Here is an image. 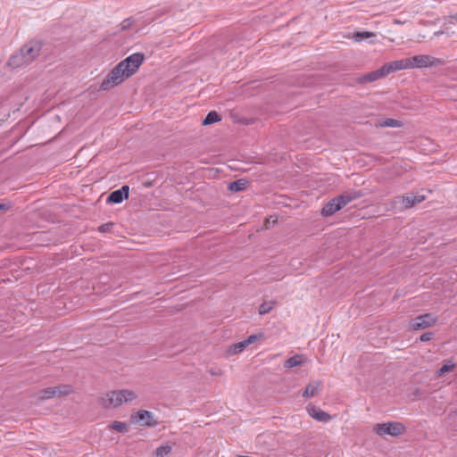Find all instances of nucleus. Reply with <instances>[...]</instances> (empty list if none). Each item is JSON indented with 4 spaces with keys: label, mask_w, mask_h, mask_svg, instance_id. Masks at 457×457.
I'll return each instance as SVG.
<instances>
[{
    "label": "nucleus",
    "mask_w": 457,
    "mask_h": 457,
    "mask_svg": "<svg viewBox=\"0 0 457 457\" xmlns=\"http://www.w3.org/2000/svg\"><path fill=\"white\" fill-rule=\"evenodd\" d=\"M144 60L143 54L136 53L120 62L102 81L100 89L107 91L122 83L137 71Z\"/></svg>",
    "instance_id": "obj_1"
},
{
    "label": "nucleus",
    "mask_w": 457,
    "mask_h": 457,
    "mask_svg": "<svg viewBox=\"0 0 457 457\" xmlns=\"http://www.w3.org/2000/svg\"><path fill=\"white\" fill-rule=\"evenodd\" d=\"M362 194L361 192L349 191L343 195H338L328 202L321 210V214L324 217H329L344 208L351 201L361 197Z\"/></svg>",
    "instance_id": "obj_2"
},
{
    "label": "nucleus",
    "mask_w": 457,
    "mask_h": 457,
    "mask_svg": "<svg viewBox=\"0 0 457 457\" xmlns=\"http://www.w3.org/2000/svg\"><path fill=\"white\" fill-rule=\"evenodd\" d=\"M137 398L135 392L128 389L112 391L105 394L101 398V403L104 407L116 408L123 403L131 402Z\"/></svg>",
    "instance_id": "obj_3"
},
{
    "label": "nucleus",
    "mask_w": 457,
    "mask_h": 457,
    "mask_svg": "<svg viewBox=\"0 0 457 457\" xmlns=\"http://www.w3.org/2000/svg\"><path fill=\"white\" fill-rule=\"evenodd\" d=\"M411 69L432 68L445 64V61L429 54H419L410 57Z\"/></svg>",
    "instance_id": "obj_4"
},
{
    "label": "nucleus",
    "mask_w": 457,
    "mask_h": 457,
    "mask_svg": "<svg viewBox=\"0 0 457 457\" xmlns=\"http://www.w3.org/2000/svg\"><path fill=\"white\" fill-rule=\"evenodd\" d=\"M374 431L379 436H397L405 432V427L401 422L378 423L375 425Z\"/></svg>",
    "instance_id": "obj_5"
},
{
    "label": "nucleus",
    "mask_w": 457,
    "mask_h": 457,
    "mask_svg": "<svg viewBox=\"0 0 457 457\" xmlns=\"http://www.w3.org/2000/svg\"><path fill=\"white\" fill-rule=\"evenodd\" d=\"M72 392V388L69 385H62L54 387L44 388L37 392V396L39 400H48L54 397L68 395Z\"/></svg>",
    "instance_id": "obj_6"
},
{
    "label": "nucleus",
    "mask_w": 457,
    "mask_h": 457,
    "mask_svg": "<svg viewBox=\"0 0 457 457\" xmlns=\"http://www.w3.org/2000/svg\"><path fill=\"white\" fill-rule=\"evenodd\" d=\"M42 49V43L37 40H31L21 47V52L30 63L39 55Z\"/></svg>",
    "instance_id": "obj_7"
},
{
    "label": "nucleus",
    "mask_w": 457,
    "mask_h": 457,
    "mask_svg": "<svg viewBox=\"0 0 457 457\" xmlns=\"http://www.w3.org/2000/svg\"><path fill=\"white\" fill-rule=\"evenodd\" d=\"M436 322V318L430 314L426 313L420 315L411 321V327L414 330L424 329L433 326Z\"/></svg>",
    "instance_id": "obj_8"
},
{
    "label": "nucleus",
    "mask_w": 457,
    "mask_h": 457,
    "mask_svg": "<svg viewBox=\"0 0 457 457\" xmlns=\"http://www.w3.org/2000/svg\"><path fill=\"white\" fill-rule=\"evenodd\" d=\"M425 200V196L422 195H414L412 193L399 195L395 198V204H401L405 208H411L417 204H420Z\"/></svg>",
    "instance_id": "obj_9"
},
{
    "label": "nucleus",
    "mask_w": 457,
    "mask_h": 457,
    "mask_svg": "<svg viewBox=\"0 0 457 457\" xmlns=\"http://www.w3.org/2000/svg\"><path fill=\"white\" fill-rule=\"evenodd\" d=\"M262 335L257 336V335H251L246 339L238 342L237 344H234L229 346L228 353V354H237L243 352L248 345L251 344L255 343L259 338H262Z\"/></svg>",
    "instance_id": "obj_10"
},
{
    "label": "nucleus",
    "mask_w": 457,
    "mask_h": 457,
    "mask_svg": "<svg viewBox=\"0 0 457 457\" xmlns=\"http://www.w3.org/2000/svg\"><path fill=\"white\" fill-rule=\"evenodd\" d=\"M383 66H384L385 71L387 76L388 74H390L391 72H394V71L411 69V60H410V57L401 59V60H396V61L386 63Z\"/></svg>",
    "instance_id": "obj_11"
},
{
    "label": "nucleus",
    "mask_w": 457,
    "mask_h": 457,
    "mask_svg": "<svg viewBox=\"0 0 457 457\" xmlns=\"http://www.w3.org/2000/svg\"><path fill=\"white\" fill-rule=\"evenodd\" d=\"M132 420L143 426L154 427L157 424V421L154 419L153 413L145 410L137 411L132 416Z\"/></svg>",
    "instance_id": "obj_12"
},
{
    "label": "nucleus",
    "mask_w": 457,
    "mask_h": 457,
    "mask_svg": "<svg viewBox=\"0 0 457 457\" xmlns=\"http://www.w3.org/2000/svg\"><path fill=\"white\" fill-rule=\"evenodd\" d=\"M308 414L314 420L320 422H328L332 417L326 411H322L319 407L309 404L306 408Z\"/></svg>",
    "instance_id": "obj_13"
},
{
    "label": "nucleus",
    "mask_w": 457,
    "mask_h": 457,
    "mask_svg": "<svg viewBox=\"0 0 457 457\" xmlns=\"http://www.w3.org/2000/svg\"><path fill=\"white\" fill-rule=\"evenodd\" d=\"M386 76V73L385 71L384 66L379 68L378 70L373 71L371 72H369L358 79V81L361 84H366L370 82H373L376 80H378L380 79H383Z\"/></svg>",
    "instance_id": "obj_14"
},
{
    "label": "nucleus",
    "mask_w": 457,
    "mask_h": 457,
    "mask_svg": "<svg viewBox=\"0 0 457 457\" xmlns=\"http://www.w3.org/2000/svg\"><path fill=\"white\" fill-rule=\"evenodd\" d=\"M129 187L125 185L120 189L112 191L109 195V196L107 198V202L112 203V204H120L123 201L124 198L127 199L129 197Z\"/></svg>",
    "instance_id": "obj_15"
},
{
    "label": "nucleus",
    "mask_w": 457,
    "mask_h": 457,
    "mask_svg": "<svg viewBox=\"0 0 457 457\" xmlns=\"http://www.w3.org/2000/svg\"><path fill=\"white\" fill-rule=\"evenodd\" d=\"M29 63L30 62H27V58L21 52V50L18 53L12 54L8 61V65L12 69L24 67L29 65Z\"/></svg>",
    "instance_id": "obj_16"
},
{
    "label": "nucleus",
    "mask_w": 457,
    "mask_h": 457,
    "mask_svg": "<svg viewBox=\"0 0 457 457\" xmlns=\"http://www.w3.org/2000/svg\"><path fill=\"white\" fill-rule=\"evenodd\" d=\"M320 386L321 382L319 380L309 383L303 393V396L305 398L314 397L319 394Z\"/></svg>",
    "instance_id": "obj_17"
},
{
    "label": "nucleus",
    "mask_w": 457,
    "mask_h": 457,
    "mask_svg": "<svg viewBox=\"0 0 457 457\" xmlns=\"http://www.w3.org/2000/svg\"><path fill=\"white\" fill-rule=\"evenodd\" d=\"M306 361V358L303 354H295L284 362V366L287 369L297 367Z\"/></svg>",
    "instance_id": "obj_18"
},
{
    "label": "nucleus",
    "mask_w": 457,
    "mask_h": 457,
    "mask_svg": "<svg viewBox=\"0 0 457 457\" xmlns=\"http://www.w3.org/2000/svg\"><path fill=\"white\" fill-rule=\"evenodd\" d=\"M443 34H444V30H436L431 36L421 34V33H417V34L411 35L410 37V40L417 42V43H420V42L426 40L427 38L432 39L435 37H438L439 36H441Z\"/></svg>",
    "instance_id": "obj_19"
},
{
    "label": "nucleus",
    "mask_w": 457,
    "mask_h": 457,
    "mask_svg": "<svg viewBox=\"0 0 457 457\" xmlns=\"http://www.w3.org/2000/svg\"><path fill=\"white\" fill-rule=\"evenodd\" d=\"M247 184H248V182L245 179H237L234 182H231L228 185V189L233 192L243 191L246 188Z\"/></svg>",
    "instance_id": "obj_20"
},
{
    "label": "nucleus",
    "mask_w": 457,
    "mask_h": 457,
    "mask_svg": "<svg viewBox=\"0 0 457 457\" xmlns=\"http://www.w3.org/2000/svg\"><path fill=\"white\" fill-rule=\"evenodd\" d=\"M172 451V445L170 444H166L156 448L154 452L155 457H166Z\"/></svg>",
    "instance_id": "obj_21"
},
{
    "label": "nucleus",
    "mask_w": 457,
    "mask_h": 457,
    "mask_svg": "<svg viewBox=\"0 0 457 457\" xmlns=\"http://www.w3.org/2000/svg\"><path fill=\"white\" fill-rule=\"evenodd\" d=\"M220 120V116L215 111L210 112L203 121V125H211Z\"/></svg>",
    "instance_id": "obj_22"
},
{
    "label": "nucleus",
    "mask_w": 457,
    "mask_h": 457,
    "mask_svg": "<svg viewBox=\"0 0 457 457\" xmlns=\"http://www.w3.org/2000/svg\"><path fill=\"white\" fill-rule=\"evenodd\" d=\"M455 367V364L453 362H452L451 361H445V363H444V365L436 371V375L438 377H441L443 376L444 374L451 371L453 370V368Z\"/></svg>",
    "instance_id": "obj_23"
},
{
    "label": "nucleus",
    "mask_w": 457,
    "mask_h": 457,
    "mask_svg": "<svg viewBox=\"0 0 457 457\" xmlns=\"http://www.w3.org/2000/svg\"><path fill=\"white\" fill-rule=\"evenodd\" d=\"M375 34L373 32H370V31H356L354 34H353V39L357 42H360V41H362L366 38H370L371 37H374Z\"/></svg>",
    "instance_id": "obj_24"
},
{
    "label": "nucleus",
    "mask_w": 457,
    "mask_h": 457,
    "mask_svg": "<svg viewBox=\"0 0 457 457\" xmlns=\"http://www.w3.org/2000/svg\"><path fill=\"white\" fill-rule=\"evenodd\" d=\"M275 306V302H264L259 306V314L264 315L269 313Z\"/></svg>",
    "instance_id": "obj_25"
},
{
    "label": "nucleus",
    "mask_w": 457,
    "mask_h": 457,
    "mask_svg": "<svg viewBox=\"0 0 457 457\" xmlns=\"http://www.w3.org/2000/svg\"><path fill=\"white\" fill-rule=\"evenodd\" d=\"M110 427L120 433H127L128 432V425L121 421H113Z\"/></svg>",
    "instance_id": "obj_26"
},
{
    "label": "nucleus",
    "mask_w": 457,
    "mask_h": 457,
    "mask_svg": "<svg viewBox=\"0 0 457 457\" xmlns=\"http://www.w3.org/2000/svg\"><path fill=\"white\" fill-rule=\"evenodd\" d=\"M381 127L396 128L400 127V121L395 119H386L381 124Z\"/></svg>",
    "instance_id": "obj_27"
},
{
    "label": "nucleus",
    "mask_w": 457,
    "mask_h": 457,
    "mask_svg": "<svg viewBox=\"0 0 457 457\" xmlns=\"http://www.w3.org/2000/svg\"><path fill=\"white\" fill-rule=\"evenodd\" d=\"M134 26H137V24L136 23V20L134 18H129V19H125L121 22V28L120 29H129V28L134 27Z\"/></svg>",
    "instance_id": "obj_28"
},
{
    "label": "nucleus",
    "mask_w": 457,
    "mask_h": 457,
    "mask_svg": "<svg viewBox=\"0 0 457 457\" xmlns=\"http://www.w3.org/2000/svg\"><path fill=\"white\" fill-rule=\"evenodd\" d=\"M277 221H278V220L276 217L270 216V218L266 219L265 223H264V228L266 229H268V228H270V223L275 224V223H277Z\"/></svg>",
    "instance_id": "obj_29"
},
{
    "label": "nucleus",
    "mask_w": 457,
    "mask_h": 457,
    "mask_svg": "<svg viewBox=\"0 0 457 457\" xmlns=\"http://www.w3.org/2000/svg\"><path fill=\"white\" fill-rule=\"evenodd\" d=\"M433 334L430 332L424 333L420 336V340L422 342H427L432 339Z\"/></svg>",
    "instance_id": "obj_30"
},
{
    "label": "nucleus",
    "mask_w": 457,
    "mask_h": 457,
    "mask_svg": "<svg viewBox=\"0 0 457 457\" xmlns=\"http://www.w3.org/2000/svg\"><path fill=\"white\" fill-rule=\"evenodd\" d=\"M112 227V223H105V224H102L99 228H98V230L100 232H106L108 231Z\"/></svg>",
    "instance_id": "obj_31"
},
{
    "label": "nucleus",
    "mask_w": 457,
    "mask_h": 457,
    "mask_svg": "<svg viewBox=\"0 0 457 457\" xmlns=\"http://www.w3.org/2000/svg\"><path fill=\"white\" fill-rule=\"evenodd\" d=\"M454 21L457 23V13L449 17V24L453 25Z\"/></svg>",
    "instance_id": "obj_32"
},
{
    "label": "nucleus",
    "mask_w": 457,
    "mask_h": 457,
    "mask_svg": "<svg viewBox=\"0 0 457 457\" xmlns=\"http://www.w3.org/2000/svg\"><path fill=\"white\" fill-rule=\"evenodd\" d=\"M210 374L212 375V376H220L222 374V372L219 370H215L213 369H211L209 370Z\"/></svg>",
    "instance_id": "obj_33"
},
{
    "label": "nucleus",
    "mask_w": 457,
    "mask_h": 457,
    "mask_svg": "<svg viewBox=\"0 0 457 457\" xmlns=\"http://www.w3.org/2000/svg\"><path fill=\"white\" fill-rule=\"evenodd\" d=\"M6 209H7V207L5 204H0V210H6Z\"/></svg>",
    "instance_id": "obj_34"
}]
</instances>
